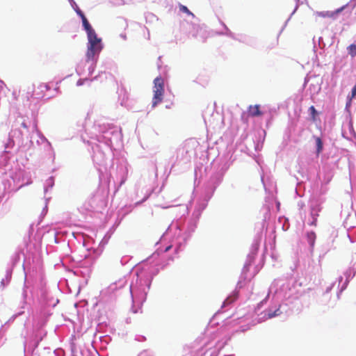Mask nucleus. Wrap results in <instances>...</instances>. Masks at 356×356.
Instances as JSON below:
<instances>
[{"mask_svg": "<svg viewBox=\"0 0 356 356\" xmlns=\"http://www.w3.org/2000/svg\"><path fill=\"white\" fill-rule=\"evenodd\" d=\"M99 51H97L95 50H92L88 48L87 52H86V59L87 61H91L94 60L95 56L97 54H99Z\"/></svg>", "mask_w": 356, "mask_h": 356, "instance_id": "obj_7", "label": "nucleus"}, {"mask_svg": "<svg viewBox=\"0 0 356 356\" xmlns=\"http://www.w3.org/2000/svg\"><path fill=\"white\" fill-rule=\"evenodd\" d=\"M348 53L352 57L356 56V44H353L348 47Z\"/></svg>", "mask_w": 356, "mask_h": 356, "instance_id": "obj_10", "label": "nucleus"}, {"mask_svg": "<svg viewBox=\"0 0 356 356\" xmlns=\"http://www.w3.org/2000/svg\"><path fill=\"white\" fill-rule=\"evenodd\" d=\"M316 152L318 155L323 150V142L319 137L316 138Z\"/></svg>", "mask_w": 356, "mask_h": 356, "instance_id": "obj_8", "label": "nucleus"}, {"mask_svg": "<svg viewBox=\"0 0 356 356\" xmlns=\"http://www.w3.org/2000/svg\"><path fill=\"white\" fill-rule=\"evenodd\" d=\"M83 26L87 33L88 36V35H92V34L96 33L95 30L92 28L90 24H89L88 19L86 18H83L82 19Z\"/></svg>", "mask_w": 356, "mask_h": 356, "instance_id": "obj_5", "label": "nucleus"}, {"mask_svg": "<svg viewBox=\"0 0 356 356\" xmlns=\"http://www.w3.org/2000/svg\"><path fill=\"white\" fill-rule=\"evenodd\" d=\"M22 127H24V129H27V128H28V127H27V125L26 124V123H25V122H22Z\"/></svg>", "mask_w": 356, "mask_h": 356, "instance_id": "obj_19", "label": "nucleus"}, {"mask_svg": "<svg viewBox=\"0 0 356 356\" xmlns=\"http://www.w3.org/2000/svg\"><path fill=\"white\" fill-rule=\"evenodd\" d=\"M341 9H338L336 10V12H329V11H325V12H317L315 15L317 17H329V18H332L334 16L335 14L337 13H339L340 12Z\"/></svg>", "mask_w": 356, "mask_h": 356, "instance_id": "obj_6", "label": "nucleus"}, {"mask_svg": "<svg viewBox=\"0 0 356 356\" xmlns=\"http://www.w3.org/2000/svg\"><path fill=\"white\" fill-rule=\"evenodd\" d=\"M83 80L79 79V80L77 81V85H78V86H81V85H82V84H83Z\"/></svg>", "mask_w": 356, "mask_h": 356, "instance_id": "obj_18", "label": "nucleus"}, {"mask_svg": "<svg viewBox=\"0 0 356 356\" xmlns=\"http://www.w3.org/2000/svg\"><path fill=\"white\" fill-rule=\"evenodd\" d=\"M88 48L100 52L102 50L101 39L98 38L96 33L92 35H88Z\"/></svg>", "mask_w": 356, "mask_h": 356, "instance_id": "obj_2", "label": "nucleus"}, {"mask_svg": "<svg viewBox=\"0 0 356 356\" xmlns=\"http://www.w3.org/2000/svg\"><path fill=\"white\" fill-rule=\"evenodd\" d=\"M308 236H309V238L314 240L315 238V237H316V234H315L314 232H311V233L308 234Z\"/></svg>", "mask_w": 356, "mask_h": 356, "instance_id": "obj_17", "label": "nucleus"}, {"mask_svg": "<svg viewBox=\"0 0 356 356\" xmlns=\"http://www.w3.org/2000/svg\"><path fill=\"white\" fill-rule=\"evenodd\" d=\"M280 314V308L277 309L274 312H269L268 314H267V316L266 318H272L275 316H278L279 314Z\"/></svg>", "mask_w": 356, "mask_h": 356, "instance_id": "obj_12", "label": "nucleus"}, {"mask_svg": "<svg viewBox=\"0 0 356 356\" xmlns=\"http://www.w3.org/2000/svg\"><path fill=\"white\" fill-rule=\"evenodd\" d=\"M236 299H237L236 295H234L233 296H229L224 301L223 305L225 306V305H229V304L232 303L233 302H234Z\"/></svg>", "mask_w": 356, "mask_h": 356, "instance_id": "obj_11", "label": "nucleus"}, {"mask_svg": "<svg viewBox=\"0 0 356 356\" xmlns=\"http://www.w3.org/2000/svg\"><path fill=\"white\" fill-rule=\"evenodd\" d=\"M248 113L251 117H259L263 115L260 111V106L259 104L250 105L248 107Z\"/></svg>", "mask_w": 356, "mask_h": 356, "instance_id": "obj_3", "label": "nucleus"}, {"mask_svg": "<svg viewBox=\"0 0 356 356\" xmlns=\"http://www.w3.org/2000/svg\"><path fill=\"white\" fill-rule=\"evenodd\" d=\"M199 145V143L196 140L190 139L185 143V147L186 148V153L195 152L197 147Z\"/></svg>", "mask_w": 356, "mask_h": 356, "instance_id": "obj_4", "label": "nucleus"}, {"mask_svg": "<svg viewBox=\"0 0 356 356\" xmlns=\"http://www.w3.org/2000/svg\"><path fill=\"white\" fill-rule=\"evenodd\" d=\"M76 13L81 17V19H83V18H86V16L84 15V14L83 13V12L81 10H77Z\"/></svg>", "mask_w": 356, "mask_h": 356, "instance_id": "obj_16", "label": "nucleus"}, {"mask_svg": "<svg viewBox=\"0 0 356 356\" xmlns=\"http://www.w3.org/2000/svg\"><path fill=\"white\" fill-rule=\"evenodd\" d=\"M316 216H318V214L316 215V216H314V219L312 220V222L310 223L311 225L312 226H316V224H317V218Z\"/></svg>", "mask_w": 356, "mask_h": 356, "instance_id": "obj_14", "label": "nucleus"}, {"mask_svg": "<svg viewBox=\"0 0 356 356\" xmlns=\"http://www.w3.org/2000/svg\"><path fill=\"white\" fill-rule=\"evenodd\" d=\"M355 96H356V85L352 89L351 98H353Z\"/></svg>", "mask_w": 356, "mask_h": 356, "instance_id": "obj_15", "label": "nucleus"}, {"mask_svg": "<svg viewBox=\"0 0 356 356\" xmlns=\"http://www.w3.org/2000/svg\"><path fill=\"white\" fill-rule=\"evenodd\" d=\"M179 8L180 11L186 13L188 15H191L193 17H195L194 14L191 12L186 6L179 4Z\"/></svg>", "mask_w": 356, "mask_h": 356, "instance_id": "obj_9", "label": "nucleus"}, {"mask_svg": "<svg viewBox=\"0 0 356 356\" xmlns=\"http://www.w3.org/2000/svg\"><path fill=\"white\" fill-rule=\"evenodd\" d=\"M309 111L311 112L312 117L313 120H315L316 116L317 115V111H316V108H314V106H311L309 107Z\"/></svg>", "mask_w": 356, "mask_h": 356, "instance_id": "obj_13", "label": "nucleus"}, {"mask_svg": "<svg viewBox=\"0 0 356 356\" xmlns=\"http://www.w3.org/2000/svg\"><path fill=\"white\" fill-rule=\"evenodd\" d=\"M154 96L152 98V107H155L161 103L164 95V81L161 76H158L154 80Z\"/></svg>", "mask_w": 356, "mask_h": 356, "instance_id": "obj_1", "label": "nucleus"}]
</instances>
